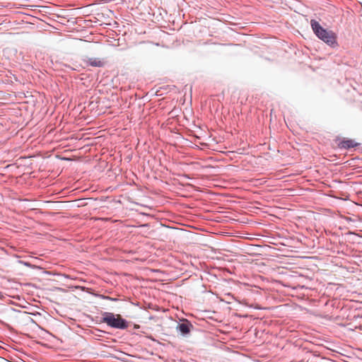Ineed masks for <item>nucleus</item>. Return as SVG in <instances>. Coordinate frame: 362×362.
<instances>
[{"label": "nucleus", "instance_id": "nucleus-1", "mask_svg": "<svg viewBox=\"0 0 362 362\" xmlns=\"http://www.w3.org/2000/svg\"><path fill=\"white\" fill-rule=\"evenodd\" d=\"M310 24L313 32L318 39L332 48L338 47L337 35L332 30L324 28L315 19H311Z\"/></svg>", "mask_w": 362, "mask_h": 362}, {"label": "nucleus", "instance_id": "nucleus-2", "mask_svg": "<svg viewBox=\"0 0 362 362\" xmlns=\"http://www.w3.org/2000/svg\"><path fill=\"white\" fill-rule=\"evenodd\" d=\"M102 322L106 323L107 326L118 329H126L129 327V322L123 318L119 314L105 312L103 314Z\"/></svg>", "mask_w": 362, "mask_h": 362}, {"label": "nucleus", "instance_id": "nucleus-3", "mask_svg": "<svg viewBox=\"0 0 362 362\" xmlns=\"http://www.w3.org/2000/svg\"><path fill=\"white\" fill-rule=\"evenodd\" d=\"M194 328V325L188 320L182 318L177 323L176 330L180 332L182 336L188 337Z\"/></svg>", "mask_w": 362, "mask_h": 362}, {"label": "nucleus", "instance_id": "nucleus-4", "mask_svg": "<svg viewBox=\"0 0 362 362\" xmlns=\"http://www.w3.org/2000/svg\"><path fill=\"white\" fill-rule=\"evenodd\" d=\"M338 146L340 148L349 149L351 148L359 146V144L354 140L344 138L339 144Z\"/></svg>", "mask_w": 362, "mask_h": 362}, {"label": "nucleus", "instance_id": "nucleus-5", "mask_svg": "<svg viewBox=\"0 0 362 362\" xmlns=\"http://www.w3.org/2000/svg\"><path fill=\"white\" fill-rule=\"evenodd\" d=\"M87 63L88 65L93 67H103L105 64V62L99 58H89Z\"/></svg>", "mask_w": 362, "mask_h": 362}, {"label": "nucleus", "instance_id": "nucleus-6", "mask_svg": "<svg viewBox=\"0 0 362 362\" xmlns=\"http://www.w3.org/2000/svg\"><path fill=\"white\" fill-rule=\"evenodd\" d=\"M105 298H107V299H110V300H113L112 298H111L110 297H108V296H105L104 297Z\"/></svg>", "mask_w": 362, "mask_h": 362}]
</instances>
